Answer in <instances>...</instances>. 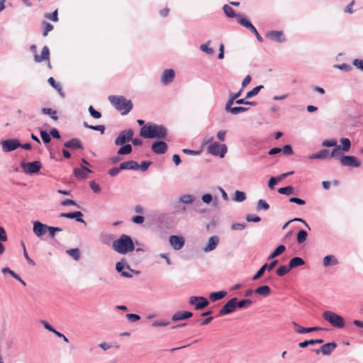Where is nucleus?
Returning <instances> with one entry per match:
<instances>
[{
	"label": "nucleus",
	"instance_id": "f257e3e1",
	"mask_svg": "<svg viewBox=\"0 0 363 363\" xmlns=\"http://www.w3.org/2000/svg\"><path fill=\"white\" fill-rule=\"evenodd\" d=\"M167 129L162 125L148 123L144 125L140 131V135L144 138L165 139L167 135Z\"/></svg>",
	"mask_w": 363,
	"mask_h": 363
},
{
	"label": "nucleus",
	"instance_id": "f03ea898",
	"mask_svg": "<svg viewBox=\"0 0 363 363\" xmlns=\"http://www.w3.org/2000/svg\"><path fill=\"white\" fill-rule=\"evenodd\" d=\"M112 248L121 255H125L135 250V244L130 235L122 234L113 242Z\"/></svg>",
	"mask_w": 363,
	"mask_h": 363
},
{
	"label": "nucleus",
	"instance_id": "7ed1b4c3",
	"mask_svg": "<svg viewBox=\"0 0 363 363\" xmlns=\"http://www.w3.org/2000/svg\"><path fill=\"white\" fill-rule=\"evenodd\" d=\"M108 101L122 115H127L133 108V103L123 96H109Z\"/></svg>",
	"mask_w": 363,
	"mask_h": 363
},
{
	"label": "nucleus",
	"instance_id": "20e7f679",
	"mask_svg": "<svg viewBox=\"0 0 363 363\" xmlns=\"http://www.w3.org/2000/svg\"><path fill=\"white\" fill-rule=\"evenodd\" d=\"M322 315L334 328H342L345 326L344 318L333 311H326L323 312Z\"/></svg>",
	"mask_w": 363,
	"mask_h": 363
},
{
	"label": "nucleus",
	"instance_id": "39448f33",
	"mask_svg": "<svg viewBox=\"0 0 363 363\" xmlns=\"http://www.w3.org/2000/svg\"><path fill=\"white\" fill-rule=\"evenodd\" d=\"M207 150L209 154L223 158L227 152L228 147L225 144L214 142L207 146Z\"/></svg>",
	"mask_w": 363,
	"mask_h": 363
},
{
	"label": "nucleus",
	"instance_id": "423d86ee",
	"mask_svg": "<svg viewBox=\"0 0 363 363\" xmlns=\"http://www.w3.org/2000/svg\"><path fill=\"white\" fill-rule=\"evenodd\" d=\"M133 135L134 132L132 129L124 130L120 132L118 137L115 139L114 143L116 146H121L130 141Z\"/></svg>",
	"mask_w": 363,
	"mask_h": 363
},
{
	"label": "nucleus",
	"instance_id": "0eeeda50",
	"mask_svg": "<svg viewBox=\"0 0 363 363\" xmlns=\"http://www.w3.org/2000/svg\"><path fill=\"white\" fill-rule=\"evenodd\" d=\"M21 167L23 169L26 174H32L40 171L42 167V164L40 161H34L28 163L22 162L21 163Z\"/></svg>",
	"mask_w": 363,
	"mask_h": 363
},
{
	"label": "nucleus",
	"instance_id": "6e6552de",
	"mask_svg": "<svg viewBox=\"0 0 363 363\" xmlns=\"http://www.w3.org/2000/svg\"><path fill=\"white\" fill-rule=\"evenodd\" d=\"M340 162L343 167H359L361 165L360 161L354 156L342 155L340 158Z\"/></svg>",
	"mask_w": 363,
	"mask_h": 363
},
{
	"label": "nucleus",
	"instance_id": "1a4fd4ad",
	"mask_svg": "<svg viewBox=\"0 0 363 363\" xmlns=\"http://www.w3.org/2000/svg\"><path fill=\"white\" fill-rule=\"evenodd\" d=\"M1 145L4 152H10L20 147L21 143L17 139H7L2 140Z\"/></svg>",
	"mask_w": 363,
	"mask_h": 363
},
{
	"label": "nucleus",
	"instance_id": "9d476101",
	"mask_svg": "<svg viewBox=\"0 0 363 363\" xmlns=\"http://www.w3.org/2000/svg\"><path fill=\"white\" fill-rule=\"evenodd\" d=\"M189 303L195 305L196 310H201L209 304L208 299L203 296H191Z\"/></svg>",
	"mask_w": 363,
	"mask_h": 363
},
{
	"label": "nucleus",
	"instance_id": "9b49d317",
	"mask_svg": "<svg viewBox=\"0 0 363 363\" xmlns=\"http://www.w3.org/2000/svg\"><path fill=\"white\" fill-rule=\"evenodd\" d=\"M237 298L230 299L219 311V315L223 316L233 313L236 309Z\"/></svg>",
	"mask_w": 363,
	"mask_h": 363
},
{
	"label": "nucleus",
	"instance_id": "f8f14e48",
	"mask_svg": "<svg viewBox=\"0 0 363 363\" xmlns=\"http://www.w3.org/2000/svg\"><path fill=\"white\" fill-rule=\"evenodd\" d=\"M277 263H278L277 259L273 260L269 264L265 263L260 267V269L253 276L252 279L253 281L259 279L260 277H262L263 276V274L266 270L270 272L271 270H272L274 268V267L277 264Z\"/></svg>",
	"mask_w": 363,
	"mask_h": 363
},
{
	"label": "nucleus",
	"instance_id": "ddd939ff",
	"mask_svg": "<svg viewBox=\"0 0 363 363\" xmlns=\"http://www.w3.org/2000/svg\"><path fill=\"white\" fill-rule=\"evenodd\" d=\"M33 233L37 237H42L48 233V225L44 224L38 220L33 221Z\"/></svg>",
	"mask_w": 363,
	"mask_h": 363
},
{
	"label": "nucleus",
	"instance_id": "4468645a",
	"mask_svg": "<svg viewBox=\"0 0 363 363\" xmlns=\"http://www.w3.org/2000/svg\"><path fill=\"white\" fill-rule=\"evenodd\" d=\"M168 149L167 144L162 140H157L152 144L151 150L157 155L164 154Z\"/></svg>",
	"mask_w": 363,
	"mask_h": 363
},
{
	"label": "nucleus",
	"instance_id": "2eb2a0df",
	"mask_svg": "<svg viewBox=\"0 0 363 363\" xmlns=\"http://www.w3.org/2000/svg\"><path fill=\"white\" fill-rule=\"evenodd\" d=\"M169 242L174 250H179L184 247L185 240L182 236L171 235L169 238Z\"/></svg>",
	"mask_w": 363,
	"mask_h": 363
},
{
	"label": "nucleus",
	"instance_id": "dca6fc26",
	"mask_svg": "<svg viewBox=\"0 0 363 363\" xmlns=\"http://www.w3.org/2000/svg\"><path fill=\"white\" fill-rule=\"evenodd\" d=\"M336 347L337 344L335 342H328L322 345L319 349L313 350V352L317 354L321 352L324 355H330Z\"/></svg>",
	"mask_w": 363,
	"mask_h": 363
},
{
	"label": "nucleus",
	"instance_id": "f3484780",
	"mask_svg": "<svg viewBox=\"0 0 363 363\" xmlns=\"http://www.w3.org/2000/svg\"><path fill=\"white\" fill-rule=\"evenodd\" d=\"M266 37L271 40L277 43H284L286 41L283 31L281 30H270L266 33Z\"/></svg>",
	"mask_w": 363,
	"mask_h": 363
},
{
	"label": "nucleus",
	"instance_id": "a211bd4d",
	"mask_svg": "<svg viewBox=\"0 0 363 363\" xmlns=\"http://www.w3.org/2000/svg\"><path fill=\"white\" fill-rule=\"evenodd\" d=\"M60 218H67L69 219H74L76 221L79 223H84L86 225L84 220L82 218L83 214L81 211H74L70 213H62L60 214Z\"/></svg>",
	"mask_w": 363,
	"mask_h": 363
},
{
	"label": "nucleus",
	"instance_id": "6ab92c4d",
	"mask_svg": "<svg viewBox=\"0 0 363 363\" xmlns=\"http://www.w3.org/2000/svg\"><path fill=\"white\" fill-rule=\"evenodd\" d=\"M220 239L217 235L209 238L207 245L203 248L204 252H209L214 250L218 245Z\"/></svg>",
	"mask_w": 363,
	"mask_h": 363
},
{
	"label": "nucleus",
	"instance_id": "aec40b11",
	"mask_svg": "<svg viewBox=\"0 0 363 363\" xmlns=\"http://www.w3.org/2000/svg\"><path fill=\"white\" fill-rule=\"evenodd\" d=\"M64 146L71 150H83L84 147L81 140L78 138H72L64 143Z\"/></svg>",
	"mask_w": 363,
	"mask_h": 363
},
{
	"label": "nucleus",
	"instance_id": "412c9836",
	"mask_svg": "<svg viewBox=\"0 0 363 363\" xmlns=\"http://www.w3.org/2000/svg\"><path fill=\"white\" fill-rule=\"evenodd\" d=\"M292 324L295 328V331L300 334H304V333H308L315 332V331H320V330H323V328H321L320 327L303 328V327L300 326L296 322H293Z\"/></svg>",
	"mask_w": 363,
	"mask_h": 363
},
{
	"label": "nucleus",
	"instance_id": "4be33fe9",
	"mask_svg": "<svg viewBox=\"0 0 363 363\" xmlns=\"http://www.w3.org/2000/svg\"><path fill=\"white\" fill-rule=\"evenodd\" d=\"M174 76H175V72H174V69H165L162 73L161 82L164 84H168L173 81Z\"/></svg>",
	"mask_w": 363,
	"mask_h": 363
},
{
	"label": "nucleus",
	"instance_id": "5701e85b",
	"mask_svg": "<svg viewBox=\"0 0 363 363\" xmlns=\"http://www.w3.org/2000/svg\"><path fill=\"white\" fill-rule=\"evenodd\" d=\"M50 59V50L47 46H44L41 51V55H34V60L36 62H40L44 60H48Z\"/></svg>",
	"mask_w": 363,
	"mask_h": 363
},
{
	"label": "nucleus",
	"instance_id": "b1692460",
	"mask_svg": "<svg viewBox=\"0 0 363 363\" xmlns=\"http://www.w3.org/2000/svg\"><path fill=\"white\" fill-rule=\"evenodd\" d=\"M129 270L131 272L138 274V272H136L132 269H130V266L128 264L127 262L125 259H122L120 262H117L116 264V269L118 272L121 273L122 274V272H123V269Z\"/></svg>",
	"mask_w": 363,
	"mask_h": 363
},
{
	"label": "nucleus",
	"instance_id": "393cba45",
	"mask_svg": "<svg viewBox=\"0 0 363 363\" xmlns=\"http://www.w3.org/2000/svg\"><path fill=\"white\" fill-rule=\"evenodd\" d=\"M192 315H193V313L190 311H183V312L179 311V312L175 313L172 315V320L173 321L182 320L189 318L192 317Z\"/></svg>",
	"mask_w": 363,
	"mask_h": 363
},
{
	"label": "nucleus",
	"instance_id": "a878e982",
	"mask_svg": "<svg viewBox=\"0 0 363 363\" xmlns=\"http://www.w3.org/2000/svg\"><path fill=\"white\" fill-rule=\"evenodd\" d=\"M121 169L122 170L130 169L137 170L139 169V164L133 160H129L120 164Z\"/></svg>",
	"mask_w": 363,
	"mask_h": 363
},
{
	"label": "nucleus",
	"instance_id": "bb28decb",
	"mask_svg": "<svg viewBox=\"0 0 363 363\" xmlns=\"http://www.w3.org/2000/svg\"><path fill=\"white\" fill-rule=\"evenodd\" d=\"M225 110L226 112L230 113L233 115H237L240 113L247 111L249 110V108L244 106L232 107V106H230V107H227V106H225Z\"/></svg>",
	"mask_w": 363,
	"mask_h": 363
},
{
	"label": "nucleus",
	"instance_id": "cd10ccee",
	"mask_svg": "<svg viewBox=\"0 0 363 363\" xmlns=\"http://www.w3.org/2000/svg\"><path fill=\"white\" fill-rule=\"evenodd\" d=\"M338 264V260L335 256L330 255H327L323 258V264L325 267L330 266H335Z\"/></svg>",
	"mask_w": 363,
	"mask_h": 363
},
{
	"label": "nucleus",
	"instance_id": "c85d7f7f",
	"mask_svg": "<svg viewBox=\"0 0 363 363\" xmlns=\"http://www.w3.org/2000/svg\"><path fill=\"white\" fill-rule=\"evenodd\" d=\"M304 264L305 261L303 260V258L300 257H294L292 259H291L289 262V268H291V269L295 267L303 266Z\"/></svg>",
	"mask_w": 363,
	"mask_h": 363
},
{
	"label": "nucleus",
	"instance_id": "c756f323",
	"mask_svg": "<svg viewBox=\"0 0 363 363\" xmlns=\"http://www.w3.org/2000/svg\"><path fill=\"white\" fill-rule=\"evenodd\" d=\"M329 155V151L326 149H322L319 152L312 154L308 157L310 160L325 159Z\"/></svg>",
	"mask_w": 363,
	"mask_h": 363
},
{
	"label": "nucleus",
	"instance_id": "7c9ffc66",
	"mask_svg": "<svg viewBox=\"0 0 363 363\" xmlns=\"http://www.w3.org/2000/svg\"><path fill=\"white\" fill-rule=\"evenodd\" d=\"M242 92V89H240L238 92L233 93L230 92L229 94V99L225 104L227 107H230V106H233L234 103H235V101L237 99H239L238 98L241 96Z\"/></svg>",
	"mask_w": 363,
	"mask_h": 363
},
{
	"label": "nucleus",
	"instance_id": "2f4dec72",
	"mask_svg": "<svg viewBox=\"0 0 363 363\" xmlns=\"http://www.w3.org/2000/svg\"><path fill=\"white\" fill-rule=\"evenodd\" d=\"M255 293L264 297H267L270 295L271 289L267 285H263L255 289Z\"/></svg>",
	"mask_w": 363,
	"mask_h": 363
},
{
	"label": "nucleus",
	"instance_id": "473e14b6",
	"mask_svg": "<svg viewBox=\"0 0 363 363\" xmlns=\"http://www.w3.org/2000/svg\"><path fill=\"white\" fill-rule=\"evenodd\" d=\"M227 292L225 291L212 292L209 296V298L211 301L215 302L224 298Z\"/></svg>",
	"mask_w": 363,
	"mask_h": 363
},
{
	"label": "nucleus",
	"instance_id": "72a5a7b5",
	"mask_svg": "<svg viewBox=\"0 0 363 363\" xmlns=\"http://www.w3.org/2000/svg\"><path fill=\"white\" fill-rule=\"evenodd\" d=\"M195 196L192 194H184L179 197V201L185 204H190L194 203L195 201Z\"/></svg>",
	"mask_w": 363,
	"mask_h": 363
},
{
	"label": "nucleus",
	"instance_id": "f704fd0d",
	"mask_svg": "<svg viewBox=\"0 0 363 363\" xmlns=\"http://www.w3.org/2000/svg\"><path fill=\"white\" fill-rule=\"evenodd\" d=\"M286 250V247L283 245H279L269 256L268 259H273L281 255Z\"/></svg>",
	"mask_w": 363,
	"mask_h": 363
},
{
	"label": "nucleus",
	"instance_id": "c9c22d12",
	"mask_svg": "<svg viewBox=\"0 0 363 363\" xmlns=\"http://www.w3.org/2000/svg\"><path fill=\"white\" fill-rule=\"evenodd\" d=\"M132 150L133 148L130 144H124L121 145L117 153L118 155H128L132 152Z\"/></svg>",
	"mask_w": 363,
	"mask_h": 363
},
{
	"label": "nucleus",
	"instance_id": "e433bc0d",
	"mask_svg": "<svg viewBox=\"0 0 363 363\" xmlns=\"http://www.w3.org/2000/svg\"><path fill=\"white\" fill-rule=\"evenodd\" d=\"M323 342V340L322 339H316V340H309L301 342L298 344V346L301 348H305L308 345H313L315 344H321Z\"/></svg>",
	"mask_w": 363,
	"mask_h": 363
},
{
	"label": "nucleus",
	"instance_id": "4c0bfd02",
	"mask_svg": "<svg viewBox=\"0 0 363 363\" xmlns=\"http://www.w3.org/2000/svg\"><path fill=\"white\" fill-rule=\"evenodd\" d=\"M238 22L249 30L253 29L252 28L254 26L251 23V22L246 18L240 17V15H238Z\"/></svg>",
	"mask_w": 363,
	"mask_h": 363
},
{
	"label": "nucleus",
	"instance_id": "58836bf2",
	"mask_svg": "<svg viewBox=\"0 0 363 363\" xmlns=\"http://www.w3.org/2000/svg\"><path fill=\"white\" fill-rule=\"evenodd\" d=\"M291 270V268H289V265H281L279 267L276 271V274L279 277H283L288 274L289 271Z\"/></svg>",
	"mask_w": 363,
	"mask_h": 363
},
{
	"label": "nucleus",
	"instance_id": "ea45409f",
	"mask_svg": "<svg viewBox=\"0 0 363 363\" xmlns=\"http://www.w3.org/2000/svg\"><path fill=\"white\" fill-rule=\"evenodd\" d=\"M210 43H211V40H208L206 43L201 45L200 50L208 55H213L214 53V51H213V48L209 47Z\"/></svg>",
	"mask_w": 363,
	"mask_h": 363
},
{
	"label": "nucleus",
	"instance_id": "a19ab883",
	"mask_svg": "<svg viewBox=\"0 0 363 363\" xmlns=\"http://www.w3.org/2000/svg\"><path fill=\"white\" fill-rule=\"evenodd\" d=\"M223 10L225 14L229 18L238 17V15L235 13V11L228 4H225L223 7Z\"/></svg>",
	"mask_w": 363,
	"mask_h": 363
},
{
	"label": "nucleus",
	"instance_id": "79ce46f5",
	"mask_svg": "<svg viewBox=\"0 0 363 363\" xmlns=\"http://www.w3.org/2000/svg\"><path fill=\"white\" fill-rule=\"evenodd\" d=\"M41 112L43 114L49 115L51 117V118H52L55 121H57L58 119V117L57 116V111L52 110V108H43L41 109Z\"/></svg>",
	"mask_w": 363,
	"mask_h": 363
},
{
	"label": "nucleus",
	"instance_id": "37998d69",
	"mask_svg": "<svg viewBox=\"0 0 363 363\" xmlns=\"http://www.w3.org/2000/svg\"><path fill=\"white\" fill-rule=\"evenodd\" d=\"M308 233L304 230H301L297 233L296 240L298 244H301L306 240Z\"/></svg>",
	"mask_w": 363,
	"mask_h": 363
},
{
	"label": "nucleus",
	"instance_id": "c03bdc74",
	"mask_svg": "<svg viewBox=\"0 0 363 363\" xmlns=\"http://www.w3.org/2000/svg\"><path fill=\"white\" fill-rule=\"evenodd\" d=\"M340 143L342 144L341 150L344 152H348L351 147V141L349 138H341Z\"/></svg>",
	"mask_w": 363,
	"mask_h": 363
},
{
	"label": "nucleus",
	"instance_id": "a18cd8bd",
	"mask_svg": "<svg viewBox=\"0 0 363 363\" xmlns=\"http://www.w3.org/2000/svg\"><path fill=\"white\" fill-rule=\"evenodd\" d=\"M264 88L263 85H259L253 88L251 91L247 92L245 99H250L252 96L257 95L261 89Z\"/></svg>",
	"mask_w": 363,
	"mask_h": 363
},
{
	"label": "nucleus",
	"instance_id": "49530a36",
	"mask_svg": "<svg viewBox=\"0 0 363 363\" xmlns=\"http://www.w3.org/2000/svg\"><path fill=\"white\" fill-rule=\"evenodd\" d=\"M66 252L71 256L74 260H79L80 259V252L78 248L69 249Z\"/></svg>",
	"mask_w": 363,
	"mask_h": 363
},
{
	"label": "nucleus",
	"instance_id": "de8ad7c7",
	"mask_svg": "<svg viewBox=\"0 0 363 363\" xmlns=\"http://www.w3.org/2000/svg\"><path fill=\"white\" fill-rule=\"evenodd\" d=\"M252 303V301L250 299H243L240 301L237 300V303L235 304L236 308H248L251 304Z\"/></svg>",
	"mask_w": 363,
	"mask_h": 363
},
{
	"label": "nucleus",
	"instance_id": "09e8293b",
	"mask_svg": "<svg viewBox=\"0 0 363 363\" xmlns=\"http://www.w3.org/2000/svg\"><path fill=\"white\" fill-rule=\"evenodd\" d=\"M246 199V194L243 191H235L233 200L236 202H242Z\"/></svg>",
	"mask_w": 363,
	"mask_h": 363
},
{
	"label": "nucleus",
	"instance_id": "8fccbe9b",
	"mask_svg": "<svg viewBox=\"0 0 363 363\" xmlns=\"http://www.w3.org/2000/svg\"><path fill=\"white\" fill-rule=\"evenodd\" d=\"M257 211H267L269 208V205L267 203V201L264 199H259L257 204Z\"/></svg>",
	"mask_w": 363,
	"mask_h": 363
},
{
	"label": "nucleus",
	"instance_id": "3c124183",
	"mask_svg": "<svg viewBox=\"0 0 363 363\" xmlns=\"http://www.w3.org/2000/svg\"><path fill=\"white\" fill-rule=\"evenodd\" d=\"M277 191L280 194L290 195L294 191V187L291 186L281 187V188H279Z\"/></svg>",
	"mask_w": 363,
	"mask_h": 363
},
{
	"label": "nucleus",
	"instance_id": "603ef678",
	"mask_svg": "<svg viewBox=\"0 0 363 363\" xmlns=\"http://www.w3.org/2000/svg\"><path fill=\"white\" fill-rule=\"evenodd\" d=\"M74 174L77 178L82 179H85L87 177L86 173L84 171H83L82 169L79 168H75L74 169Z\"/></svg>",
	"mask_w": 363,
	"mask_h": 363
},
{
	"label": "nucleus",
	"instance_id": "864d4df0",
	"mask_svg": "<svg viewBox=\"0 0 363 363\" xmlns=\"http://www.w3.org/2000/svg\"><path fill=\"white\" fill-rule=\"evenodd\" d=\"M58 13L57 10L54 11L52 13H47L45 14V17L49 20H51L54 22H57L58 21Z\"/></svg>",
	"mask_w": 363,
	"mask_h": 363
},
{
	"label": "nucleus",
	"instance_id": "5fc2aeb1",
	"mask_svg": "<svg viewBox=\"0 0 363 363\" xmlns=\"http://www.w3.org/2000/svg\"><path fill=\"white\" fill-rule=\"evenodd\" d=\"M21 245H22V247L23 249V256H24L25 259H26V261L28 262V263L29 264H30L32 266H35V263L32 259L30 258V257L26 251V246H25L24 243L22 242Z\"/></svg>",
	"mask_w": 363,
	"mask_h": 363
},
{
	"label": "nucleus",
	"instance_id": "6e6d98bb",
	"mask_svg": "<svg viewBox=\"0 0 363 363\" xmlns=\"http://www.w3.org/2000/svg\"><path fill=\"white\" fill-rule=\"evenodd\" d=\"M62 230L59 227H52L48 225V232L49 233V235L51 238H54L55 236L56 233L61 232Z\"/></svg>",
	"mask_w": 363,
	"mask_h": 363
},
{
	"label": "nucleus",
	"instance_id": "4d7b16f0",
	"mask_svg": "<svg viewBox=\"0 0 363 363\" xmlns=\"http://www.w3.org/2000/svg\"><path fill=\"white\" fill-rule=\"evenodd\" d=\"M89 112L90 113V115L94 118H100L101 117V113L95 110L94 108L92 106H90L89 107Z\"/></svg>",
	"mask_w": 363,
	"mask_h": 363
},
{
	"label": "nucleus",
	"instance_id": "13d9d810",
	"mask_svg": "<svg viewBox=\"0 0 363 363\" xmlns=\"http://www.w3.org/2000/svg\"><path fill=\"white\" fill-rule=\"evenodd\" d=\"M40 137L44 143H48L51 140L50 135L45 130H40Z\"/></svg>",
	"mask_w": 363,
	"mask_h": 363
},
{
	"label": "nucleus",
	"instance_id": "bf43d9fd",
	"mask_svg": "<svg viewBox=\"0 0 363 363\" xmlns=\"http://www.w3.org/2000/svg\"><path fill=\"white\" fill-rule=\"evenodd\" d=\"M246 220L247 222L257 223L261 220V218L255 214H248L246 216Z\"/></svg>",
	"mask_w": 363,
	"mask_h": 363
},
{
	"label": "nucleus",
	"instance_id": "052dcab7",
	"mask_svg": "<svg viewBox=\"0 0 363 363\" xmlns=\"http://www.w3.org/2000/svg\"><path fill=\"white\" fill-rule=\"evenodd\" d=\"M201 200L204 203L209 204L213 201V196L211 194H205L201 196Z\"/></svg>",
	"mask_w": 363,
	"mask_h": 363
},
{
	"label": "nucleus",
	"instance_id": "680f3d73",
	"mask_svg": "<svg viewBox=\"0 0 363 363\" xmlns=\"http://www.w3.org/2000/svg\"><path fill=\"white\" fill-rule=\"evenodd\" d=\"M151 164V161H143L140 164H139V169L143 172H145Z\"/></svg>",
	"mask_w": 363,
	"mask_h": 363
},
{
	"label": "nucleus",
	"instance_id": "e2e57ef3",
	"mask_svg": "<svg viewBox=\"0 0 363 363\" xmlns=\"http://www.w3.org/2000/svg\"><path fill=\"white\" fill-rule=\"evenodd\" d=\"M245 228H246V225L244 223H233L231 225V229L233 230H242Z\"/></svg>",
	"mask_w": 363,
	"mask_h": 363
},
{
	"label": "nucleus",
	"instance_id": "0e129e2a",
	"mask_svg": "<svg viewBox=\"0 0 363 363\" xmlns=\"http://www.w3.org/2000/svg\"><path fill=\"white\" fill-rule=\"evenodd\" d=\"M169 322L165 320H155L152 323L153 327H165L169 325Z\"/></svg>",
	"mask_w": 363,
	"mask_h": 363
},
{
	"label": "nucleus",
	"instance_id": "69168bd1",
	"mask_svg": "<svg viewBox=\"0 0 363 363\" xmlns=\"http://www.w3.org/2000/svg\"><path fill=\"white\" fill-rule=\"evenodd\" d=\"M89 186L94 193H99L101 191V188L99 185L96 184L94 181H91L89 182Z\"/></svg>",
	"mask_w": 363,
	"mask_h": 363
},
{
	"label": "nucleus",
	"instance_id": "338daca9",
	"mask_svg": "<svg viewBox=\"0 0 363 363\" xmlns=\"http://www.w3.org/2000/svg\"><path fill=\"white\" fill-rule=\"evenodd\" d=\"M354 66L363 72V60L360 59H354L352 62Z\"/></svg>",
	"mask_w": 363,
	"mask_h": 363
},
{
	"label": "nucleus",
	"instance_id": "774afa93",
	"mask_svg": "<svg viewBox=\"0 0 363 363\" xmlns=\"http://www.w3.org/2000/svg\"><path fill=\"white\" fill-rule=\"evenodd\" d=\"M279 181V177L276 178V177H272L268 182L269 188L270 189H273L274 186L277 184V182Z\"/></svg>",
	"mask_w": 363,
	"mask_h": 363
}]
</instances>
